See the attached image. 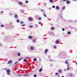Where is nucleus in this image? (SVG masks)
<instances>
[{"label":"nucleus","instance_id":"f257e3e1","mask_svg":"<svg viewBox=\"0 0 77 77\" xmlns=\"http://www.w3.org/2000/svg\"><path fill=\"white\" fill-rule=\"evenodd\" d=\"M11 72V71L9 70H7L6 73L7 75H10V72Z\"/></svg>","mask_w":77,"mask_h":77},{"label":"nucleus","instance_id":"f03ea898","mask_svg":"<svg viewBox=\"0 0 77 77\" xmlns=\"http://www.w3.org/2000/svg\"><path fill=\"white\" fill-rule=\"evenodd\" d=\"M30 49L31 50H33L34 49V47L33 46H31L30 47Z\"/></svg>","mask_w":77,"mask_h":77},{"label":"nucleus","instance_id":"7ed1b4c3","mask_svg":"<svg viewBox=\"0 0 77 77\" xmlns=\"http://www.w3.org/2000/svg\"><path fill=\"white\" fill-rule=\"evenodd\" d=\"M24 59L23 57L20 58L18 59V61H20L22 59Z\"/></svg>","mask_w":77,"mask_h":77},{"label":"nucleus","instance_id":"20e7f679","mask_svg":"<svg viewBox=\"0 0 77 77\" xmlns=\"http://www.w3.org/2000/svg\"><path fill=\"white\" fill-rule=\"evenodd\" d=\"M28 38L30 39H32L33 38L32 36L31 35L29 36L28 37Z\"/></svg>","mask_w":77,"mask_h":77},{"label":"nucleus","instance_id":"39448f33","mask_svg":"<svg viewBox=\"0 0 77 77\" xmlns=\"http://www.w3.org/2000/svg\"><path fill=\"white\" fill-rule=\"evenodd\" d=\"M32 18L30 17L29 18V21H32Z\"/></svg>","mask_w":77,"mask_h":77},{"label":"nucleus","instance_id":"423d86ee","mask_svg":"<svg viewBox=\"0 0 77 77\" xmlns=\"http://www.w3.org/2000/svg\"><path fill=\"white\" fill-rule=\"evenodd\" d=\"M11 62H12V61L11 60H10L9 61H8V64H10V63H11Z\"/></svg>","mask_w":77,"mask_h":77},{"label":"nucleus","instance_id":"0eeeda50","mask_svg":"<svg viewBox=\"0 0 77 77\" xmlns=\"http://www.w3.org/2000/svg\"><path fill=\"white\" fill-rule=\"evenodd\" d=\"M50 35H54V33H53V32H51Z\"/></svg>","mask_w":77,"mask_h":77},{"label":"nucleus","instance_id":"6e6552de","mask_svg":"<svg viewBox=\"0 0 77 77\" xmlns=\"http://www.w3.org/2000/svg\"><path fill=\"white\" fill-rule=\"evenodd\" d=\"M55 43H56V44H59V42H58L57 41H56L55 42Z\"/></svg>","mask_w":77,"mask_h":77},{"label":"nucleus","instance_id":"1a4fd4ad","mask_svg":"<svg viewBox=\"0 0 77 77\" xmlns=\"http://www.w3.org/2000/svg\"><path fill=\"white\" fill-rule=\"evenodd\" d=\"M56 8L57 9H58H58H59V6H56Z\"/></svg>","mask_w":77,"mask_h":77},{"label":"nucleus","instance_id":"9d476101","mask_svg":"<svg viewBox=\"0 0 77 77\" xmlns=\"http://www.w3.org/2000/svg\"><path fill=\"white\" fill-rule=\"evenodd\" d=\"M21 55V54H20V52H18V56H20Z\"/></svg>","mask_w":77,"mask_h":77},{"label":"nucleus","instance_id":"9b49d317","mask_svg":"<svg viewBox=\"0 0 77 77\" xmlns=\"http://www.w3.org/2000/svg\"><path fill=\"white\" fill-rule=\"evenodd\" d=\"M36 60H37L36 58H35L33 59V60L35 62H36Z\"/></svg>","mask_w":77,"mask_h":77},{"label":"nucleus","instance_id":"f8f14e48","mask_svg":"<svg viewBox=\"0 0 77 77\" xmlns=\"http://www.w3.org/2000/svg\"><path fill=\"white\" fill-rule=\"evenodd\" d=\"M22 3L21 2H19V5H22Z\"/></svg>","mask_w":77,"mask_h":77},{"label":"nucleus","instance_id":"ddd939ff","mask_svg":"<svg viewBox=\"0 0 77 77\" xmlns=\"http://www.w3.org/2000/svg\"><path fill=\"white\" fill-rule=\"evenodd\" d=\"M43 15L44 17H46V14H45V12L43 13Z\"/></svg>","mask_w":77,"mask_h":77},{"label":"nucleus","instance_id":"4468645a","mask_svg":"<svg viewBox=\"0 0 77 77\" xmlns=\"http://www.w3.org/2000/svg\"><path fill=\"white\" fill-rule=\"evenodd\" d=\"M14 17L16 18H17V17H18V16L17 15H15Z\"/></svg>","mask_w":77,"mask_h":77},{"label":"nucleus","instance_id":"2eb2a0df","mask_svg":"<svg viewBox=\"0 0 77 77\" xmlns=\"http://www.w3.org/2000/svg\"><path fill=\"white\" fill-rule=\"evenodd\" d=\"M53 48L55 49V48H56V46L55 45H54L53 46Z\"/></svg>","mask_w":77,"mask_h":77},{"label":"nucleus","instance_id":"dca6fc26","mask_svg":"<svg viewBox=\"0 0 77 77\" xmlns=\"http://www.w3.org/2000/svg\"><path fill=\"white\" fill-rule=\"evenodd\" d=\"M47 51H48L46 49V50H45V53L46 54V53H47Z\"/></svg>","mask_w":77,"mask_h":77},{"label":"nucleus","instance_id":"f3484780","mask_svg":"<svg viewBox=\"0 0 77 77\" xmlns=\"http://www.w3.org/2000/svg\"><path fill=\"white\" fill-rule=\"evenodd\" d=\"M65 63H66V64H68V62H67V61H65Z\"/></svg>","mask_w":77,"mask_h":77},{"label":"nucleus","instance_id":"a211bd4d","mask_svg":"<svg viewBox=\"0 0 77 77\" xmlns=\"http://www.w3.org/2000/svg\"><path fill=\"white\" fill-rule=\"evenodd\" d=\"M61 71H62V70H60V69L59 71H58V72H61Z\"/></svg>","mask_w":77,"mask_h":77},{"label":"nucleus","instance_id":"6ab92c4d","mask_svg":"<svg viewBox=\"0 0 77 77\" xmlns=\"http://www.w3.org/2000/svg\"><path fill=\"white\" fill-rule=\"evenodd\" d=\"M36 39H34L33 40V42H35V41H36Z\"/></svg>","mask_w":77,"mask_h":77},{"label":"nucleus","instance_id":"aec40b11","mask_svg":"<svg viewBox=\"0 0 77 77\" xmlns=\"http://www.w3.org/2000/svg\"><path fill=\"white\" fill-rule=\"evenodd\" d=\"M50 2H54V1H53V0H50Z\"/></svg>","mask_w":77,"mask_h":77},{"label":"nucleus","instance_id":"412c9836","mask_svg":"<svg viewBox=\"0 0 77 77\" xmlns=\"http://www.w3.org/2000/svg\"><path fill=\"white\" fill-rule=\"evenodd\" d=\"M51 29H52V30H54V27H51Z\"/></svg>","mask_w":77,"mask_h":77},{"label":"nucleus","instance_id":"4be33fe9","mask_svg":"<svg viewBox=\"0 0 77 77\" xmlns=\"http://www.w3.org/2000/svg\"><path fill=\"white\" fill-rule=\"evenodd\" d=\"M65 9V6H64L63 8V10H64V9Z\"/></svg>","mask_w":77,"mask_h":77},{"label":"nucleus","instance_id":"5701e85b","mask_svg":"<svg viewBox=\"0 0 77 77\" xmlns=\"http://www.w3.org/2000/svg\"><path fill=\"white\" fill-rule=\"evenodd\" d=\"M20 23H21V24H24V22H20Z\"/></svg>","mask_w":77,"mask_h":77},{"label":"nucleus","instance_id":"b1692460","mask_svg":"<svg viewBox=\"0 0 77 77\" xmlns=\"http://www.w3.org/2000/svg\"><path fill=\"white\" fill-rule=\"evenodd\" d=\"M70 2V1H68L67 2V4H69V3Z\"/></svg>","mask_w":77,"mask_h":77},{"label":"nucleus","instance_id":"393cba45","mask_svg":"<svg viewBox=\"0 0 77 77\" xmlns=\"http://www.w3.org/2000/svg\"><path fill=\"white\" fill-rule=\"evenodd\" d=\"M41 20V18L39 17L38 18V20Z\"/></svg>","mask_w":77,"mask_h":77},{"label":"nucleus","instance_id":"a878e982","mask_svg":"<svg viewBox=\"0 0 77 77\" xmlns=\"http://www.w3.org/2000/svg\"><path fill=\"white\" fill-rule=\"evenodd\" d=\"M24 61H25V62H26L27 61V60L26 59H24Z\"/></svg>","mask_w":77,"mask_h":77},{"label":"nucleus","instance_id":"bb28decb","mask_svg":"<svg viewBox=\"0 0 77 77\" xmlns=\"http://www.w3.org/2000/svg\"><path fill=\"white\" fill-rule=\"evenodd\" d=\"M69 67H68L67 68V70H69Z\"/></svg>","mask_w":77,"mask_h":77},{"label":"nucleus","instance_id":"cd10ccee","mask_svg":"<svg viewBox=\"0 0 77 77\" xmlns=\"http://www.w3.org/2000/svg\"><path fill=\"white\" fill-rule=\"evenodd\" d=\"M62 30L63 31H65V29H64V28H62Z\"/></svg>","mask_w":77,"mask_h":77},{"label":"nucleus","instance_id":"c85d7f7f","mask_svg":"<svg viewBox=\"0 0 77 77\" xmlns=\"http://www.w3.org/2000/svg\"><path fill=\"white\" fill-rule=\"evenodd\" d=\"M67 34H71V32H67Z\"/></svg>","mask_w":77,"mask_h":77},{"label":"nucleus","instance_id":"c756f323","mask_svg":"<svg viewBox=\"0 0 77 77\" xmlns=\"http://www.w3.org/2000/svg\"><path fill=\"white\" fill-rule=\"evenodd\" d=\"M42 69H40V70H39V71L40 72H41L42 71Z\"/></svg>","mask_w":77,"mask_h":77},{"label":"nucleus","instance_id":"7c9ffc66","mask_svg":"<svg viewBox=\"0 0 77 77\" xmlns=\"http://www.w3.org/2000/svg\"><path fill=\"white\" fill-rule=\"evenodd\" d=\"M68 0H63V2H66Z\"/></svg>","mask_w":77,"mask_h":77},{"label":"nucleus","instance_id":"2f4dec72","mask_svg":"<svg viewBox=\"0 0 77 77\" xmlns=\"http://www.w3.org/2000/svg\"><path fill=\"white\" fill-rule=\"evenodd\" d=\"M25 59H29V57H27L25 58Z\"/></svg>","mask_w":77,"mask_h":77},{"label":"nucleus","instance_id":"473e14b6","mask_svg":"<svg viewBox=\"0 0 77 77\" xmlns=\"http://www.w3.org/2000/svg\"><path fill=\"white\" fill-rule=\"evenodd\" d=\"M29 27L30 28L33 27V26H29Z\"/></svg>","mask_w":77,"mask_h":77},{"label":"nucleus","instance_id":"72a5a7b5","mask_svg":"<svg viewBox=\"0 0 77 77\" xmlns=\"http://www.w3.org/2000/svg\"><path fill=\"white\" fill-rule=\"evenodd\" d=\"M63 71H66V69H63Z\"/></svg>","mask_w":77,"mask_h":77},{"label":"nucleus","instance_id":"f704fd0d","mask_svg":"<svg viewBox=\"0 0 77 77\" xmlns=\"http://www.w3.org/2000/svg\"><path fill=\"white\" fill-rule=\"evenodd\" d=\"M51 62L52 61H53V60H49Z\"/></svg>","mask_w":77,"mask_h":77},{"label":"nucleus","instance_id":"c9c22d12","mask_svg":"<svg viewBox=\"0 0 77 77\" xmlns=\"http://www.w3.org/2000/svg\"><path fill=\"white\" fill-rule=\"evenodd\" d=\"M55 75H58V73H56Z\"/></svg>","mask_w":77,"mask_h":77},{"label":"nucleus","instance_id":"e433bc0d","mask_svg":"<svg viewBox=\"0 0 77 77\" xmlns=\"http://www.w3.org/2000/svg\"><path fill=\"white\" fill-rule=\"evenodd\" d=\"M34 77H36V75H34Z\"/></svg>","mask_w":77,"mask_h":77},{"label":"nucleus","instance_id":"4c0bfd02","mask_svg":"<svg viewBox=\"0 0 77 77\" xmlns=\"http://www.w3.org/2000/svg\"><path fill=\"white\" fill-rule=\"evenodd\" d=\"M52 8H55V6L54 5L52 6Z\"/></svg>","mask_w":77,"mask_h":77},{"label":"nucleus","instance_id":"58836bf2","mask_svg":"<svg viewBox=\"0 0 77 77\" xmlns=\"http://www.w3.org/2000/svg\"><path fill=\"white\" fill-rule=\"evenodd\" d=\"M3 12H3V11H2L1 12V13L2 14H3Z\"/></svg>","mask_w":77,"mask_h":77},{"label":"nucleus","instance_id":"ea45409f","mask_svg":"<svg viewBox=\"0 0 77 77\" xmlns=\"http://www.w3.org/2000/svg\"><path fill=\"white\" fill-rule=\"evenodd\" d=\"M3 26H3V25H1V26L2 27H3Z\"/></svg>","mask_w":77,"mask_h":77},{"label":"nucleus","instance_id":"a19ab883","mask_svg":"<svg viewBox=\"0 0 77 77\" xmlns=\"http://www.w3.org/2000/svg\"><path fill=\"white\" fill-rule=\"evenodd\" d=\"M19 20H17V23H18V22H19Z\"/></svg>","mask_w":77,"mask_h":77},{"label":"nucleus","instance_id":"79ce46f5","mask_svg":"<svg viewBox=\"0 0 77 77\" xmlns=\"http://www.w3.org/2000/svg\"><path fill=\"white\" fill-rule=\"evenodd\" d=\"M26 3H28V1H26Z\"/></svg>","mask_w":77,"mask_h":77},{"label":"nucleus","instance_id":"37998d69","mask_svg":"<svg viewBox=\"0 0 77 77\" xmlns=\"http://www.w3.org/2000/svg\"><path fill=\"white\" fill-rule=\"evenodd\" d=\"M41 22H39V23H38L39 24H41Z\"/></svg>","mask_w":77,"mask_h":77},{"label":"nucleus","instance_id":"c03bdc74","mask_svg":"<svg viewBox=\"0 0 77 77\" xmlns=\"http://www.w3.org/2000/svg\"><path fill=\"white\" fill-rule=\"evenodd\" d=\"M22 26H25V25L24 24L23 25H22Z\"/></svg>","mask_w":77,"mask_h":77},{"label":"nucleus","instance_id":"a18cd8bd","mask_svg":"<svg viewBox=\"0 0 77 77\" xmlns=\"http://www.w3.org/2000/svg\"><path fill=\"white\" fill-rule=\"evenodd\" d=\"M17 62H16L14 64L15 65L16 64H17Z\"/></svg>","mask_w":77,"mask_h":77},{"label":"nucleus","instance_id":"49530a36","mask_svg":"<svg viewBox=\"0 0 77 77\" xmlns=\"http://www.w3.org/2000/svg\"><path fill=\"white\" fill-rule=\"evenodd\" d=\"M67 66H69V64L67 65Z\"/></svg>","mask_w":77,"mask_h":77},{"label":"nucleus","instance_id":"de8ad7c7","mask_svg":"<svg viewBox=\"0 0 77 77\" xmlns=\"http://www.w3.org/2000/svg\"><path fill=\"white\" fill-rule=\"evenodd\" d=\"M42 11H43V12H44V10H41Z\"/></svg>","mask_w":77,"mask_h":77},{"label":"nucleus","instance_id":"09e8293b","mask_svg":"<svg viewBox=\"0 0 77 77\" xmlns=\"http://www.w3.org/2000/svg\"><path fill=\"white\" fill-rule=\"evenodd\" d=\"M21 75V76H22V75Z\"/></svg>","mask_w":77,"mask_h":77},{"label":"nucleus","instance_id":"8fccbe9b","mask_svg":"<svg viewBox=\"0 0 77 77\" xmlns=\"http://www.w3.org/2000/svg\"><path fill=\"white\" fill-rule=\"evenodd\" d=\"M36 26H37V27H38V25H36Z\"/></svg>","mask_w":77,"mask_h":77},{"label":"nucleus","instance_id":"3c124183","mask_svg":"<svg viewBox=\"0 0 77 77\" xmlns=\"http://www.w3.org/2000/svg\"><path fill=\"white\" fill-rule=\"evenodd\" d=\"M61 77H64L63 76H62Z\"/></svg>","mask_w":77,"mask_h":77},{"label":"nucleus","instance_id":"603ef678","mask_svg":"<svg viewBox=\"0 0 77 77\" xmlns=\"http://www.w3.org/2000/svg\"><path fill=\"white\" fill-rule=\"evenodd\" d=\"M59 41H60V39H59Z\"/></svg>","mask_w":77,"mask_h":77},{"label":"nucleus","instance_id":"864d4df0","mask_svg":"<svg viewBox=\"0 0 77 77\" xmlns=\"http://www.w3.org/2000/svg\"><path fill=\"white\" fill-rule=\"evenodd\" d=\"M76 65H77V62H76Z\"/></svg>","mask_w":77,"mask_h":77},{"label":"nucleus","instance_id":"5fc2aeb1","mask_svg":"<svg viewBox=\"0 0 77 77\" xmlns=\"http://www.w3.org/2000/svg\"><path fill=\"white\" fill-rule=\"evenodd\" d=\"M24 76H26V75H24Z\"/></svg>","mask_w":77,"mask_h":77},{"label":"nucleus","instance_id":"6e6d98bb","mask_svg":"<svg viewBox=\"0 0 77 77\" xmlns=\"http://www.w3.org/2000/svg\"><path fill=\"white\" fill-rule=\"evenodd\" d=\"M1 44V43H0V45Z\"/></svg>","mask_w":77,"mask_h":77}]
</instances>
